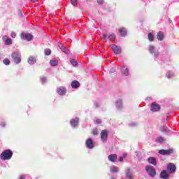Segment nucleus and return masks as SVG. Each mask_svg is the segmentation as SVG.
I'll return each mask as SVG.
<instances>
[{
	"instance_id": "obj_49",
	"label": "nucleus",
	"mask_w": 179,
	"mask_h": 179,
	"mask_svg": "<svg viewBox=\"0 0 179 179\" xmlns=\"http://www.w3.org/2000/svg\"><path fill=\"white\" fill-rule=\"evenodd\" d=\"M123 157H125V155L124 154L123 155Z\"/></svg>"
},
{
	"instance_id": "obj_24",
	"label": "nucleus",
	"mask_w": 179,
	"mask_h": 179,
	"mask_svg": "<svg viewBox=\"0 0 179 179\" xmlns=\"http://www.w3.org/2000/svg\"><path fill=\"white\" fill-rule=\"evenodd\" d=\"M3 64H4V65H10V60H9V59H8V58H5L3 60Z\"/></svg>"
},
{
	"instance_id": "obj_27",
	"label": "nucleus",
	"mask_w": 179,
	"mask_h": 179,
	"mask_svg": "<svg viewBox=\"0 0 179 179\" xmlns=\"http://www.w3.org/2000/svg\"><path fill=\"white\" fill-rule=\"evenodd\" d=\"M111 173H117L118 171V167L114 166L110 169Z\"/></svg>"
},
{
	"instance_id": "obj_7",
	"label": "nucleus",
	"mask_w": 179,
	"mask_h": 179,
	"mask_svg": "<svg viewBox=\"0 0 179 179\" xmlns=\"http://www.w3.org/2000/svg\"><path fill=\"white\" fill-rule=\"evenodd\" d=\"M160 105L157 104L156 102H152L151 103V111L156 113L157 111H160Z\"/></svg>"
},
{
	"instance_id": "obj_30",
	"label": "nucleus",
	"mask_w": 179,
	"mask_h": 179,
	"mask_svg": "<svg viewBox=\"0 0 179 179\" xmlns=\"http://www.w3.org/2000/svg\"><path fill=\"white\" fill-rule=\"evenodd\" d=\"M70 62L73 66H76V65H78V62L75 59H71Z\"/></svg>"
},
{
	"instance_id": "obj_10",
	"label": "nucleus",
	"mask_w": 179,
	"mask_h": 179,
	"mask_svg": "<svg viewBox=\"0 0 179 179\" xmlns=\"http://www.w3.org/2000/svg\"><path fill=\"white\" fill-rule=\"evenodd\" d=\"M85 145L88 149H93V148H94V143L92 138L87 139Z\"/></svg>"
},
{
	"instance_id": "obj_28",
	"label": "nucleus",
	"mask_w": 179,
	"mask_h": 179,
	"mask_svg": "<svg viewBox=\"0 0 179 179\" xmlns=\"http://www.w3.org/2000/svg\"><path fill=\"white\" fill-rule=\"evenodd\" d=\"M156 142H157L158 143H160L162 142H164V138H163V137H157Z\"/></svg>"
},
{
	"instance_id": "obj_50",
	"label": "nucleus",
	"mask_w": 179,
	"mask_h": 179,
	"mask_svg": "<svg viewBox=\"0 0 179 179\" xmlns=\"http://www.w3.org/2000/svg\"><path fill=\"white\" fill-rule=\"evenodd\" d=\"M43 79L45 80V78L43 77Z\"/></svg>"
},
{
	"instance_id": "obj_35",
	"label": "nucleus",
	"mask_w": 179,
	"mask_h": 179,
	"mask_svg": "<svg viewBox=\"0 0 179 179\" xmlns=\"http://www.w3.org/2000/svg\"><path fill=\"white\" fill-rule=\"evenodd\" d=\"M126 177H127V178H132V174L129 172V173H127L126 174Z\"/></svg>"
},
{
	"instance_id": "obj_36",
	"label": "nucleus",
	"mask_w": 179,
	"mask_h": 179,
	"mask_svg": "<svg viewBox=\"0 0 179 179\" xmlns=\"http://www.w3.org/2000/svg\"><path fill=\"white\" fill-rule=\"evenodd\" d=\"M103 0H97V3H99V5H103Z\"/></svg>"
},
{
	"instance_id": "obj_40",
	"label": "nucleus",
	"mask_w": 179,
	"mask_h": 179,
	"mask_svg": "<svg viewBox=\"0 0 179 179\" xmlns=\"http://www.w3.org/2000/svg\"><path fill=\"white\" fill-rule=\"evenodd\" d=\"M106 38H107V35L103 34V37H102V39H103V40H106Z\"/></svg>"
},
{
	"instance_id": "obj_16",
	"label": "nucleus",
	"mask_w": 179,
	"mask_h": 179,
	"mask_svg": "<svg viewBox=\"0 0 179 179\" xmlns=\"http://www.w3.org/2000/svg\"><path fill=\"white\" fill-rule=\"evenodd\" d=\"M148 162L150 164H152V166H156L157 164L156 162V158L155 157H149L148 159Z\"/></svg>"
},
{
	"instance_id": "obj_39",
	"label": "nucleus",
	"mask_w": 179,
	"mask_h": 179,
	"mask_svg": "<svg viewBox=\"0 0 179 179\" xmlns=\"http://www.w3.org/2000/svg\"><path fill=\"white\" fill-rule=\"evenodd\" d=\"M119 162H124V157H119Z\"/></svg>"
},
{
	"instance_id": "obj_43",
	"label": "nucleus",
	"mask_w": 179,
	"mask_h": 179,
	"mask_svg": "<svg viewBox=\"0 0 179 179\" xmlns=\"http://www.w3.org/2000/svg\"><path fill=\"white\" fill-rule=\"evenodd\" d=\"M0 125H1L2 127H5V122H1V124H0Z\"/></svg>"
},
{
	"instance_id": "obj_47",
	"label": "nucleus",
	"mask_w": 179,
	"mask_h": 179,
	"mask_svg": "<svg viewBox=\"0 0 179 179\" xmlns=\"http://www.w3.org/2000/svg\"><path fill=\"white\" fill-rule=\"evenodd\" d=\"M128 171H129H129H131V169H128Z\"/></svg>"
},
{
	"instance_id": "obj_17",
	"label": "nucleus",
	"mask_w": 179,
	"mask_h": 179,
	"mask_svg": "<svg viewBox=\"0 0 179 179\" xmlns=\"http://www.w3.org/2000/svg\"><path fill=\"white\" fill-rule=\"evenodd\" d=\"M157 38L159 41H163V38H164V34L163 32L159 31L157 34Z\"/></svg>"
},
{
	"instance_id": "obj_42",
	"label": "nucleus",
	"mask_w": 179,
	"mask_h": 179,
	"mask_svg": "<svg viewBox=\"0 0 179 179\" xmlns=\"http://www.w3.org/2000/svg\"><path fill=\"white\" fill-rule=\"evenodd\" d=\"M19 179H26V177L24 176H21Z\"/></svg>"
},
{
	"instance_id": "obj_19",
	"label": "nucleus",
	"mask_w": 179,
	"mask_h": 179,
	"mask_svg": "<svg viewBox=\"0 0 179 179\" xmlns=\"http://www.w3.org/2000/svg\"><path fill=\"white\" fill-rule=\"evenodd\" d=\"M28 64L30 65H34V64H36V58L33 57H29L27 60Z\"/></svg>"
},
{
	"instance_id": "obj_9",
	"label": "nucleus",
	"mask_w": 179,
	"mask_h": 179,
	"mask_svg": "<svg viewBox=\"0 0 179 179\" xmlns=\"http://www.w3.org/2000/svg\"><path fill=\"white\" fill-rule=\"evenodd\" d=\"M159 177L162 179H169L170 178V173L167 172L166 170H163L159 175Z\"/></svg>"
},
{
	"instance_id": "obj_5",
	"label": "nucleus",
	"mask_w": 179,
	"mask_h": 179,
	"mask_svg": "<svg viewBox=\"0 0 179 179\" xmlns=\"http://www.w3.org/2000/svg\"><path fill=\"white\" fill-rule=\"evenodd\" d=\"M101 139L102 142H107V139H108V130L104 129L101 131Z\"/></svg>"
},
{
	"instance_id": "obj_51",
	"label": "nucleus",
	"mask_w": 179,
	"mask_h": 179,
	"mask_svg": "<svg viewBox=\"0 0 179 179\" xmlns=\"http://www.w3.org/2000/svg\"><path fill=\"white\" fill-rule=\"evenodd\" d=\"M87 1H91V0H87Z\"/></svg>"
},
{
	"instance_id": "obj_44",
	"label": "nucleus",
	"mask_w": 179,
	"mask_h": 179,
	"mask_svg": "<svg viewBox=\"0 0 179 179\" xmlns=\"http://www.w3.org/2000/svg\"><path fill=\"white\" fill-rule=\"evenodd\" d=\"M96 122H98V124H100L101 122H100L99 120H96Z\"/></svg>"
},
{
	"instance_id": "obj_25",
	"label": "nucleus",
	"mask_w": 179,
	"mask_h": 179,
	"mask_svg": "<svg viewBox=\"0 0 179 179\" xmlns=\"http://www.w3.org/2000/svg\"><path fill=\"white\" fill-rule=\"evenodd\" d=\"M45 55H51V49L50 48H46L45 49Z\"/></svg>"
},
{
	"instance_id": "obj_15",
	"label": "nucleus",
	"mask_w": 179,
	"mask_h": 179,
	"mask_svg": "<svg viewBox=\"0 0 179 179\" xmlns=\"http://www.w3.org/2000/svg\"><path fill=\"white\" fill-rule=\"evenodd\" d=\"M108 159L110 162H112L113 163H114V162H116L117 161V155L115 154H112V155H110L108 157Z\"/></svg>"
},
{
	"instance_id": "obj_1",
	"label": "nucleus",
	"mask_w": 179,
	"mask_h": 179,
	"mask_svg": "<svg viewBox=\"0 0 179 179\" xmlns=\"http://www.w3.org/2000/svg\"><path fill=\"white\" fill-rule=\"evenodd\" d=\"M13 156V152L10 150H5L0 155L1 160H10Z\"/></svg>"
},
{
	"instance_id": "obj_18",
	"label": "nucleus",
	"mask_w": 179,
	"mask_h": 179,
	"mask_svg": "<svg viewBox=\"0 0 179 179\" xmlns=\"http://www.w3.org/2000/svg\"><path fill=\"white\" fill-rule=\"evenodd\" d=\"M149 51L151 54H155V57H158L159 55V52H155V48L154 46H150L149 48Z\"/></svg>"
},
{
	"instance_id": "obj_21",
	"label": "nucleus",
	"mask_w": 179,
	"mask_h": 179,
	"mask_svg": "<svg viewBox=\"0 0 179 179\" xmlns=\"http://www.w3.org/2000/svg\"><path fill=\"white\" fill-rule=\"evenodd\" d=\"M50 64L52 66H57L58 65V60H50Z\"/></svg>"
},
{
	"instance_id": "obj_8",
	"label": "nucleus",
	"mask_w": 179,
	"mask_h": 179,
	"mask_svg": "<svg viewBox=\"0 0 179 179\" xmlns=\"http://www.w3.org/2000/svg\"><path fill=\"white\" fill-rule=\"evenodd\" d=\"M21 38L22 40H27V41H31L33 40V35L31 34H22Z\"/></svg>"
},
{
	"instance_id": "obj_13",
	"label": "nucleus",
	"mask_w": 179,
	"mask_h": 179,
	"mask_svg": "<svg viewBox=\"0 0 179 179\" xmlns=\"http://www.w3.org/2000/svg\"><path fill=\"white\" fill-rule=\"evenodd\" d=\"M70 124L71 127H73V128H75V127H77V125L79 124V119L78 117L71 119L70 121Z\"/></svg>"
},
{
	"instance_id": "obj_48",
	"label": "nucleus",
	"mask_w": 179,
	"mask_h": 179,
	"mask_svg": "<svg viewBox=\"0 0 179 179\" xmlns=\"http://www.w3.org/2000/svg\"><path fill=\"white\" fill-rule=\"evenodd\" d=\"M113 72H115V69H113Z\"/></svg>"
},
{
	"instance_id": "obj_37",
	"label": "nucleus",
	"mask_w": 179,
	"mask_h": 179,
	"mask_svg": "<svg viewBox=\"0 0 179 179\" xmlns=\"http://www.w3.org/2000/svg\"><path fill=\"white\" fill-rule=\"evenodd\" d=\"M10 36L13 38H15L16 37V34L15 32H11Z\"/></svg>"
},
{
	"instance_id": "obj_20",
	"label": "nucleus",
	"mask_w": 179,
	"mask_h": 179,
	"mask_svg": "<svg viewBox=\"0 0 179 179\" xmlns=\"http://www.w3.org/2000/svg\"><path fill=\"white\" fill-rule=\"evenodd\" d=\"M119 31H120V36H122V37H125V36H127V29H125V28L120 29Z\"/></svg>"
},
{
	"instance_id": "obj_26",
	"label": "nucleus",
	"mask_w": 179,
	"mask_h": 179,
	"mask_svg": "<svg viewBox=\"0 0 179 179\" xmlns=\"http://www.w3.org/2000/svg\"><path fill=\"white\" fill-rule=\"evenodd\" d=\"M12 44V39L11 38H7L6 41H5V45H10Z\"/></svg>"
},
{
	"instance_id": "obj_32",
	"label": "nucleus",
	"mask_w": 179,
	"mask_h": 179,
	"mask_svg": "<svg viewBox=\"0 0 179 179\" xmlns=\"http://www.w3.org/2000/svg\"><path fill=\"white\" fill-rule=\"evenodd\" d=\"M61 50L63 52H65L66 54H69V50H68V48H61Z\"/></svg>"
},
{
	"instance_id": "obj_2",
	"label": "nucleus",
	"mask_w": 179,
	"mask_h": 179,
	"mask_svg": "<svg viewBox=\"0 0 179 179\" xmlns=\"http://www.w3.org/2000/svg\"><path fill=\"white\" fill-rule=\"evenodd\" d=\"M145 171L148 173L150 177H156V169H155V167L150 165H147L145 166Z\"/></svg>"
},
{
	"instance_id": "obj_22",
	"label": "nucleus",
	"mask_w": 179,
	"mask_h": 179,
	"mask_svg": "<svg viewBox=\"0 0 179 179\" xmlns=\"http://www.w3.org/2000/svg\"><path fill=\"white\" fill-rule=\"evenodd\" d=\"M122 100L118 99V100L116 101V107H117L118 108H120V107H122Z\"/></svg>"
},
{
	"instance_id": "obj_29",
	"label": "nucleus",
	"mask_w": 179,
	"mask_h": 179,
	"mask_svg": "<svg viewBox=\"0 0 179 179\" xmlns=\"http://www.w3.org/2000/svg\"><path fill=\"white\" fill-rule=\"evenodd\" d=\"M114 38H115V35L114 34H112L108 36V39L110 40V41H113Z\"/></svg>"
},
{
	"instance_id": "obj_46",
	"label": "nucleus",
	"mask_w": 179,
	"mask_h": 179,
	"mask_svg": "<svg viewBox=\"0 0 179 179\" xmlns=\"http://www.w3.org/2000/svg\"><path fill=\"white\" fill-rule=\"evenodd\" d=\"M3 38H6V36H3Z\"/></svg>"
},
{
	"instance_id": "obj_38",
	"label": "nucleus",
	"mask_w": 179,
	"mask_h": 179,
	"mask_svg": "<svg viewBox=\"0 0 179 179\" xmlns=\"http://www.w3.org/2000/svg\"><path fill=\"white\" fill-rule=\"evenodd\" d=\"M77 1H78V0H71V3L72 5H75V3H76Z\"/></svg>"
},
{
	"instance_id": "obj_4",
	"label": "nucleus",
	"mask_w": 179,
	"mask_h": 179,
	"mask_svg": "<svg viewBox=\"0 0 179 179\" xmlns=\"http://www.w3.org/2000/svg\"><path fill=\"white\" fill-rule=\"evenodd\" d=\"M166 170L168 173H173L176 171L177 167L173 163H169L167 166H166Z\"/></svg>"
},
{
	"instance_id": "obj_11",
	"label": "nucleus",
	"mask_w": 179,
	"mask_h": 179,
	"mask_svg": "<svg viewBox=\"0 0 179 179\" xmlns=\"http://www.w3.org/2000/svg\"><path fill=\"white\" fill-rule=\"evenodd\" d=\"M173 149L169 150H159V155H166L169 156V155H171L173 153Z\"/></svg>"
},
{
	"instance_id": "obj_31",
	"label": "nucleus",
	"mask_w": 179,
	"mask_h": 179,
	"mask_svg": "<svg viewBox=\"0 0 179 179\" xmlns=\"http://www.w3.org/2000/svg\"><path fill=\"white\" fill-rule=\"evenodd\" d=\"M123 74L124 76H128V75H129V69H125L123 72Z\"/></svg>"
},
{
	"instance_id": "obj_6",
	"label": "nucleus",
	"mask_w": 179,
	"mask_h": 179,
	"mask_svg": "<svg viewBox=\"0 0 179 179\" xmlns=\"http://www.w3.org/2000/svg\"><path fill=\"white\" fill-rule=\"evenodd\" d=\"M110 48L113 51L114 54L120 55L122 52L121 48H120L117 45H111Z\"/></svg>"
},
{
	"instance_id": "obj_45",
	"label": "nucleus",
	"mask_w": 179,
	"mask_h": 179,
	"mask_svg": "<svg viewBox=\"0 0 179 179\" xmlns=\"http://www.w3.org/2000/svg\"><path fill=\"white\" fill-rule=\"evenodd\" d=\"M32 2H37L38 0H31Z\"/></svg>"
},
{
	"instance_id": "obj_23",
	"label": "nucleus",
	"mask_w": 179,
	"mask_h": 179,
	"mask_svg": "<svg viewBox=\"0 0 179 179\" xmlns=\"http://www.w3.org/2000/svg\"><path fill=\"white\" fill-rule=\"evenodd\" d=\"M148 40L149 41H153V40H155V36H153V34L148 33Z\"/></svg>"
},
{
	"instance_id": "obj_12",
	"label": "nucleus",
	"mask_w": 179,
	"mask_h": 179,
	"mask_svg": "<svg viewBox=\"0 0 179 179\" xmlns=\"http://www.w3.org/2000/svg\"><path fill=\"white\" fill-rule=\"evenodd\" d=\"M57 93L59 94V96H64L66 94V88L64 87L57 88Z\"/></svg>"
},
{
	"instance_id": "obj_34",
	"label": "nucleus",
	"mask_w": 179,
	"mask_h": 179,
	"mask_svg": "<svg viewBox=\"0 0 179 179\" xmlns=\"http://www.w3.org/2000/svg\"><path fill=\"white\" fill-rule=\"evenodd\" d=\"M160 131L162 132H166V131H167V127H161Z\"/></svg>"
},
{
	"instance_id": "obj_33",
	"label": "nucleus",
	"mask_w": 179,
	"mask_h": 179,
	"mask_svg": "<svg viewBox=\"0 0 179 179\" xmlns=\"http://www.w3.org/2000/svg\"><path fill=\"white\" fill-rule=\"evenodd\" d=\"M92 134H93V135H94V136H97L99 134V131H97V129H94L92 131Z\"/></svg>"
},
{
	"instance_id": "obj_41",
	"label": "nucleus",
	"mask_w": 179,
	"mask_h": 179,
	"mask_svg": "<svg viewBox=\"0 0 179 179\" xmlns=\"http://www.w3.org/2000/svg\"><path fill=\"white\" fill-rule=\"evenodd\" d=\"M58 47L60 48V50H61V48H64V46H63L62 44H61V43H59V44L58 45Z\"/></svg>"
},
{
	"instance_id": "obj_14",
	"label": "nucleus",
	"mask_w": 179,
	"mask_h": 179,
	"mask_svg": "<svg viewBox=\"0 0 179 179\" xmlns=\"http://www.w3.org/2000/svg\"><path fill=\"white\" fill-rule=\"evenodd\" d=\"M79 86H80V83H79V81H78V80L72 81L71 87L73 89H78V87H79Z\"/></svg>"
},
{
	"instance_id": "obj_3",
	"label": "nucleus",
	"mask_w": 179,
	"mask_h": 179,
	"mask_svg": "<svg viewBox=\"0 0 179 179\" xmlns=\"http://www.w3.org/2000/svg\"><path fill=\"white\" fill-rule=\"evenodd\" d=\"M11 57L15 64H20L22 62V57L17 52H14L12 53Z\"/></svg>"
}]
</instances>
